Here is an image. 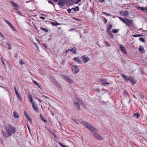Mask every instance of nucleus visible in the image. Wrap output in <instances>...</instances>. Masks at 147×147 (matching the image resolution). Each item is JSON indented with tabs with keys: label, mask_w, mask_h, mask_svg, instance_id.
<instances>
[{
	"label": "nucleus",
	"mask_w": 147,
	"mask_h": 147,
	"mask_svg": "<svg viewBox=\"0 0 147 147\" xmlns=\"http://www.w3.org/2000/svg\"><path fill=\"white\" fill-rule=\"evenodd\" d=\"M6 132L2 131L3 136L6 137L11 136L13 134H15L17 129L15 127L10 124L7 125L5 127Z\"/></svg>",
	"instance_id": "nucleus-1"
},
{
	"label": "nucleus",
	"mask_w": 147,
	"mask_h": 147,
	"mask_svg": "<svg viewBox=\"0 0 147 147\" xmlns=\"http://www.w3.org/2000/svg\"><path fill=\"white\" fill-rule=\"evenodd\" d=\"M74 121L78 124L81 123L85 126L89 130L92 132H94L96 131V129L91 125L84 121H80V120H74Z\"/></svg>",
	"instance_id": "nucleus-2"
},
{
	"label": "nucleus",
	"mask_w": 147,
	"mask_h": 147,
	"mask_svg": "<svg viewBox=\"0 0 147 147\" xmlns=\"http://www.w3.org/2000/svg\"><path fill=\"white\" fill-rule=\"evenodd\" d=\"M62 77L65 79L66 81L70 83H72L73 82L72 79L70 78V77L67 75H62Z\"/></svg>",
	"instance_id": "nucleus-3"
},
{
	"label": "nucleus",
	"mask_w": 147,
	"mask_h": 147,
	"mask_svg": "<svg viewBox=\"0 0 147 147\" xmlns=\"http://www.w3.org/2000/svg\"><path fill=\"white\" fill-rule=\"evenodd\" d=\"M94 137L96 139L100 140L103 139V138L99 134L96 133H94L93 134Z\"/></svg>",
	"instance_id": "nucleus-4"
},
{
	"label": "nucleus",
	"mask_w": 147,
	"mask_h": 147,
	"mask_svg": "<svg viewBox=\"0 0 147 147\" xmlns=\"http://www.w3.org/2000/svg\"><path fill=\"white\" fill-rule=\"evenodd\" d=\"M125 20L127 21L126 22V23H125L126 25L129 27L131 26L132 25L133 22L132 20H130L128 19L125 18Z\"/></svg>",
	"instance_id": "nucleus-5"
},
{
	"label": "nucleus",
	"mask_w": 147,
	"mask_h": 147,
	"mask_svg": "<svg viewBox=\"0 0 147 147\" xmlns=\"http://www.w3.org/2000/svg\"><path fill=\"white\" fill-rule=\"evenodd\" d=\"M72 71L76 74L78 73L79 71V69L77 66L76 65H73L72 67Z\"/></svg>",
	"instance_id": "nucleus-6"
},
{
	"label": "nucleus",
	"mask_w": 147,
	"mask_h": 147,
	"mask_svg": "<svg viewBox=\"0 0 147 147\" xmlns=\"http://www.w3.org/2000/svg\"><path fill=\"white\" fill-rule=\"evenodd\" d=\"M86 55H84L81 57V59L84 63H87L90 59L88 57H86Z\"/></svg>",
	"instance_id": "nucleus-7"
},
{
	"label": "nucleus",
	"mask_w": 147,
	"mask_h": 147,
	"mask_svg": "<svg viewBox=\"0 0 147 147\" xmlns=\"http://www.w3.org/2000/svg\"><path fill=\"white\" fill-rule=\"evenodd\" d=\"M66 1V0H59L58 1V5L61 7L63 6L65 4Z\"/></svg>",
	"instance_id": "nucleus-8"
},
{
	"label": "nucleus",
	"mask_w": 147,
	"mask_h": 147,
	"mask_svg": "<svg viewBox=\"0 0 147 147\" xmlns=\"http://www.w3.org/2000/svg\"><path fill=\"white\" fill-rule=\"evenodd\" d=\"M78 100L79 102L82 105L84 108H86V104L85 102H84L82 100L80 99H78Z\"/></svg>",
	"instance_id": "nucleus-9"
},
{
	"label": "nucleus",
	"mask_w": 147,
	"mask_h": 147,
	"mask_svg": "<svg viewBox=\"0 0 147 147\" xmlns=\"http://www.w3.org/2000/svg\"><path fill=\"white\" fill-rule=\"evenodd\" d=\"M73 59L75 61L77 62L78 63L80 64L82 63L81 60L78 57H74L73 58Z\"/></svg>",
	"instance_id": "nucleus-10"
},
{
	"label": "nucleus",
	"mask_w": 147,
	"mask_h": 147,
	"mask_svg": "<svg viewBox=\"0 0 147 147\" xmlns=\"http://www.w3.org/2000/svg\"><path fill=\"white\" fill-rule=\"evenodd\" d=\"M32 107L36 112L38 111V108L37 106L36 103L34 102L32 104Z\"/></svg>",
	"instance_id": "nucleus-11"
},
{
	"label": "nucleus",
	"mask_w": 147,
	"mask_h": 147,
	"mask_svg": "<svg viewBox=\"0 0 147 147\" xmlns=\"http://www.w3.org/2000/svg\"><path fill=\"white\" fill-rule=\"evenodd\" d=\"M120 49L123 52L126 54V53L125 52V49L124 47L122 46L121 45H120Z\"/></svg>",
	"instance_id": "nucleus-12"
},
{
	"label": "nucleus",
	"mask_w": 147,
	"mask_h": 147,
	"mask_svg": "<svg viewBox=\"0 0 147 147\" xmlns=\"http://www.w3.org/2000/svg\"><path fill=\"white\" fill-rule=\"evenodd\" d=\"M74 104L75 105V107L78 110H80V106L78 101L75 102L74 103Z\"/></svg>",
	"instance_id": "nucleus-13"
},
{
	"label": "nucleus",
	"mask_w": 147,
	"mask_h": 147,
	"mask_svg": "<svg viewBox=\"0 0 147 147\" xmlns=\"http://www.w3.org/2000/svg\"><path fill=\"white\" fill-rule=\"evenodd\" d=\"M101 81L102 82V84L104 86H105L106 84L109 85L110 84V83H107L106 82L107 80H104L103 79H101Z\"/></svg>",
	"instance_id": "nucleus-14"
},
{
	"label": "nucleus",
	"mask_w": 147,
	"mask_h": 147,
	"mask_svg": "<svg viewBox=\"0 0 147 147\" xmlns=\"http://www.w3.org/2000/svg\"><path fill=\"white\" fill-rule=\"evenodd\" d=\"M74 2L70 0H67L66 3V5L67 6H70L72 5V3H74Z\"/></svg>",
	"instance_id": "nucleus-15"
},
{
	"label": "nucleus",
	"mask_w": 147,
	"mask_h": 147,
	"mask_svg": "<svg viewBox=\"0 0 147 147\" xmlns=\"http://www.w3.org/2000/svg\"><path fill=\"white\" fill-rule=\"evenodd\" d=\"M129 81H130V82L132 83V85H134L135 83V82L133 81V79L129 77L127 78V82H128Z\"/></svg>",
	"instance_id": "nucleus-16"
},
{
	"label": "nucleus",
	"mask_w": 147,
	"mask_h": 147,
	"mask_svg": "<svg viewBox=\"0 0 147 147\" xmlns=\"http://www.w3.org/2000/svg\"><path fill=\"white\" fill-rule=\"evenodd\" d=\"M140 116V113L138 112H137L136 114H134L133 115V117H135L136 119H138Z\"/></svg>",
	"instance_id": "nucleus-17"
},
{
	"label": "nucleus",
	"mask_w": 147,
	"mask_h": 147,
	"mask_svg": "<svg viewBox=\"0 0 147 147\" xmlns=\"http://www.w3.org/2000/svg\"><path fill=\"white\" fill-rule=\"evenodd\" d=\"M70 51L72 52L74 54H75L76 53V49L75 47H73L71 49H70Z\"/></svg>",
	"instance_id": "nucleus-18"
},
{
	"label": "nucleus",
	"mask_w": 147,
	"mask_h": 147,
	"mask_svg": "<svg viewBox=\"0 0 147 147\" xmlns=\"http://www.w3.org/2000/svg\"><path fill=\"white\" fill-rule=\"evenodd\" d=\"M24 115L26 117V118H27V119H30V116L29 115L27 114L26 111H24Z\"/></svg>",
	"instance_id": "nucleus-19"
},
{
	"label": "nucleus",
	"mask_w": 147,
	"mask_h": 147,
	"mask_svg": "<svg viewBox=\"0 0 147 147\" xmlns=\"http://www.w3.org/2000/svg\"><path fill=\"white\" fill-rule=\"evenodd\" d=\"M112 26V25L111 24H109V25L108 27L107 28V32H109L110 31V30L111 29Z\"/></svg>",
	"instance_id": "nucleus-20"
},
{
	"label": "nucleus",
	"mask_w": 147,
	"mask_h": 147,
	"mask_svg": "<svg viewBox=\"0 0 147 147\" xmlns=\"http://www.w3.org/2000/svg\"><path fill=\"white\" fill-rule=\"evenodd\" d=\"M121 13H123L124 16H128L129 14V13L128 11H126L124 12H121Z\"/></svg>",
	"instance_id": "nucleus-21"
},
{
	"label": "nucleus",
	"mask_w": 147,
	"mask_h": 147,
	"mask_svg": "<svg viewBox=\"0 0 147 147\" xmlns=\"http://www.w3.org/2000/svg\"><path fill=\"white\" fill-rule=\"evenodd\" d=\"M14 116L15 118H17L19 117V115L17 112H14Z\"/></svg>",
	"instance_id": "nucleus-22"
},
{
	"label": "nucleus",
	"mask_w": 147,
	"mask_h": 147,
	"mask_svg": "<svg viewBox=\"0 0 147 147\" xmlns=\"http://www.w3.org/2000/svg\"><path fill=\"white\" fill-rule=\"evenodd\" d=\"M121 77L126 82H127L128 78H127V76H125V75L123 74H122L121 75Z\"/></svg>",
	"instance_id": "nucleus-23"
},
{
	"label": "nucleus",
	"mask_w": 147,
	"mask_h": 147,
	"mask_svg": "<svg viewBox=\"0 0 147 147\" xmlns=\"http://www.w3.org/2000/svg\"><path fill=\"white\" fill-rule=\"evenodd\" d=\"M74 11H79V9L78 7L76 6L75 8L73 7L72 8Z\"/></svg>",
	"instance_id": "nucleus-24"
},
{
	"label": "nucleus",
	"mask_w": 147,
	"mask_h": 147,
	"mask_svg": "<svg viewBox=\"0 0 147 147\" xmlns=\"http://www.w3.org/2000/svg\"><path fill=\"white\" fill-rule=\"evenodd\" d=\"M51 24L55 26H57L60 24L59 23L56 22H52Z\"/></svg>",
	"instance_id": "nucleus-25"
},
{
	"label": "nucleus",
	"mask_w": 147,
	"mask_h": 147,
	"mask_svg": "<svg viewBox=\"0 0 147 147\" xmlns=\"http://www.w3.org/2000/svg\"><path fill=\"white\" fill-rule=\"evenodd\" d=\"M144 49L142 47H140L139 48V50L140 52H141L142 53H144Z\"/></svg>",
	"instance_id": "nucleus-26"
},
{
	"label": "nucleus",
	"mask_w": 147,
	"mask_h": 147,
	"mask_svg": "<svg viewBox=\"0 0 147 147\" xmlns=\"http://www.w3.org/2000/svg\"><path fill=\"white\" fill-rule=\"evenodd\" d=\"M119 29H113L112 30L111 32L114 33H117L118 32Z\"/></svg>",
	"instance_id": "nucleus-27"
},
{
	"label": "nucleus",
	"mask_w": 147,
	"mask_h": 147,
	"mask_svg": "<svg viewBox=\"0 0 147 147\" xmlns=\"http://www.w3.org/2000/svg\"><path fill=\"white\" fill-rule=\"evenodd\" d=\"M7 45L8 46V47H9V50H11V49L12 47V46L11 45V44L9 42H7Z\"/></svg>",
	"instance_id": "nucleus-28"
},
{
	"label": "nucleus",
	"mask_w": 147,
	"mask_h": 147,
	"mask_svg": "<svg viewBox=\"0 0 147 147\" xmlns=\"http://www.w3.org/2000/svg\"><path fill=\"white\" fill-rule=\"evenodd\" d=\"M28 96L29 98L30 99V102L31 103H32L33 101V99L32 98V97L31 96V95L30 94H28Z\"/></svg>",
	"instance_id": "nucleus-29"
},
{
	"label": "nucleus",
	"mask_w": 147,
	"mask_h": 147,
	"mask_svg": "<svg viewBox=\"0 0 147 147\" xmlns=\"http://www.w3.org/2000/svg\"><path fill=\"white\" fill-rule=\"evenodd\" d=\"M11 4L13 5V6L15 7H18L17 5L13 1H11Z\"/></svg>",
	"instance_id": "nucleus-30"
},
{
	"label": "nucleus",
	"mask_w": 147,
	"mask_h": 147,
	"mask_svg": "<svg viewBox=\"0 0 147 147\" xmlns=\"http://www.w3.org/2000/svg\"><path fill=\"white\" fill-rule=\"evenodd\" d=\"M119 18L120 20L122 21L123 23H126V21H125L124 19L120 17H119Z\"/></svg>",
	"instance_id": "nucleus-31"
},
{
	"label": "nucleus",
	"mask_w": 147,
	"mask_h": 147,
	"mask_svg": "<svg viewBox=\"0 0 147 147\" xmlns=\"http://www.w3.org/2000/svg\"><path fill=\"white\" fill-rule=\"evenodd\" d=\"M40 28L41 30H43L46 32H48V30L46 28H43L41 27H40Z\"/></svg>",
	"instance_id": "nucleus-32"
},
{
	"label": "nucleus",
	"mask_w": 147,
	"mask_h": 147,
	"mask_svg": "<svg viewBox=\"0 0 147 147\" xmlns=\"http://www.w3.org/2000/svg\"><path fill=\"white\" fill-rule=\"evenodd\" d=\"M137 8L138 9L140 10H141L142 11H144L145 7H138Z\"/></svg>",
	"instance_id": "nucleus-33"
},
{
	"label": "nucleus",
	"mask_w": 147,
	"mask_h": 147,
	"mask_svg": "<svg viewBox=\"0 0 147 147\" xmlns=\"http://www.w3.org/2000/svg\"><path fill=\"white\" fill-rule=\"evenodd\" d=\"M132 36L133 37H137L142 36V35L141 34H135V35H133Z\"/></svg>",
	"instance_id": "nucleus-34"
},
{
	"label": "nucleus",
	"mask_w": 147,
	"mask_h": 147,
	"mask_svg": "<svg viewBox=\"0 0 147 147\" xmlns=\"http://www.w3.org/2000/svg\"><path fill=\"white\" fill-rule=\"evenodd\" d=\"M108 34H109V36L112 38H113V34H112V33H111L110 32V31L109 32H108Z\"/></svg>",
	"instance_id": "nucleus-35"
},
{
	"label": "nucleus",
	"mask_w": 147,
	"mask_h": 147,
	"mask_svg": "<svg viewBox=\"0 0 147 147\" xmlns=\"http://www.w3.org/2000/svg\"><path fill=\"white\" fill-rule=\"evenodd\" d=\"M105 45L106 46H107V47H110V45L109 43L107 41H105Z\"/></svg>",
	"instance_id": "nucleus-36"
},
{
	"label": "nucleus",
	"mask_w": 147,
	"mask_h": 147,
	"mask_svg": "<svg viewBox=\"0 0 147 147\" xmlns=\"http://www.w3.org/2000/svg\"><path fill=\"white\" fill-rule=\"evenodd\" d=\"M102 13L104 15H106V16H110L111 15V14L106 13V12H103Z\"/></svg>",
	"instance_id": "nucleus-37"
},
{
	"label": "nucleus",
	"mask_w": 147,
	"mask_h": 147,
	"mask_svg": "<svg viewBox=\"0 0 147 147\" xmlns=\"http://www.w3.org/2000/svg\"><path fill=\"white\" fill-rule=\"evenodd\" d=\"M5 21L7 24L9 25L10 27L12 25L8 21H7L6 20H5Z\"/></svg>",
	"instance_id": "nucleus-38"
},
{
	"label": "nucleus",
	"mask_w": 147,
	"mask_h": 147,
	"mask_svg": "<svg viewBox=\"0 0 147 147\" xmlns=\"http://www.w3.org/2000/svg\"><path fill=\"white\" fill-rule=\"evenodd\" d=\"M123 93H124V94L125 95H126V96H127L128 95L127 92V91H126V90H124L123 91Z\"/></svg>",
	"instance_id": "nucleus-39"
},
{
	"label": "nucleus",
	"mask_w": 147,
	"mask_h": 147,
	"mask_svg": "<svg viewBox=\"0 0 147 147\" xmlns=\"http://www.w3.org/2000/svg\"><path fill=\"white\" fill-rule=\"evenodd\" d=\"M139 40L142 42H144V40L143 38H140L139 39Z\"/></svg>",
	"instance_id": "nucleus-40"
},
{
	"label": "nucleus",
	"mask_w": 147,
	"mask_h": 147,
	"mask_svg": "<svg viewBox=\"0 0 147 147\" xmlns=\"http://www.w3.org/2000/svg\"><path fill=\"white\" fill-rule=\"evenodd\" d=\"M102 18L104 19V22L105 24H106L107 22V19H105V18L103 17H102Z\"/></svg>",
	"instance_id": "nucleus-41"
},
{
	"label": "nucleus",
	"mask_w": 147,
	"mask_h": 147,
	"mask_svg": "<svg viewBox=\"0 0 147 147\" xmlns=\"http://www.w3.org/2000/svg\"><path fill=\"white\" fill-rule=\"evenodd\" d=\"M33 82L34 83L37 85H38V83L36 81L33 80Z\"/></svg>",
	"instance_id": "nucleus-42"
},
{
	"label": "nucleus",
	"mask_w": 147,
	"mask_h": 147,
	"mask_svg": "<svg viewBox=\"0 0 147 147\" xmlns=\"http://www.w3.org/2000/svg\"><path fill=\"white\" fill-rule=\"evenodd\" d=\"M73 19H74V20H78V21H80L81 20V19H78V18H73Z\"/></svg>",
	"instance_id": "nucleus-43"
},
{
	"label": "nucleus",
	"mask_w": 147,
	"mask_h": 147,
	"mask_svg": "<svg viewBox=\"0 0 147 147\" xmlns=\"http://www.w3.org/2000/svg\"><path fill=\"white\" fill-rule=\"evenodd\" d=\"M80 1L81 0H77L75 1L74 3L77 4H78Z\"/></svg>",
	"instance_id": "nucleus-44"
},
{
	"label": "nucleus",
	"mask_w": 147,
	"mask_h": 147,
	"mask_svg": "<svg viewBox=\"0 0 147 147\" xmlns=\"http://www.w3.org/2000/svg\"><path fill=\"white\" fill-rule=\"evenodd\" d=\"M17 96L18 98V99L20 100H22V98H21V97L20 96V94H19V95H18Z\"/></svg>",
	"instance_id": "nucleus-45"
},
{
	"label": "nucleus",
	"mask_w": 147,
	"mask_h": 147,
	"mask_svg": "<svg viewBox=\"0 0 147 147\" xmlns=\"http://www.w3.org/2000/svg\"><path fill=\"white\" fill-rule=\"evenodd\" d=\"M72 9H70V8L68 9L67 10V12H68V13H70L71 12V11L72 10Z\"/></svg>",
	"instance_id": "nucleus-46"
},
{
	"label": "nucleus",
	"mask_w": 147,
	"mask_h": 147,
	"mask_svg": "<svg viewBox=\"0 0 147 147\" xmlns=\"http://www.w3.org/2000/svg\"><path fill=\"white\" fill-rule=\"evenodd\" d=\"M70 51V49H67L65 50V53H66V54L69 52V51Z\"/></svg>",
	"instance_id": "nucleus-47"
},
{
	"label": "nucleus",
	"mask_w": 147,
	"mask_h": 147,
	"mask_svg": "<svg viewBox=\"0 0 147 147\" xmlns=\"http://www.w3.org/2000/svg\"><path fill=\"white\" fill-rule=\"evenodd\" d=\"M48 2L49 3H51V4H52V5H53V6H54V5L53 4V3H52V1H51L49 0L48 1Z\"/></svg>",
	"instance_id": "nucleus-48"
},
{
	"label": "nucleus",
	"mask_w": 147,
	"mask_h": 147,
	"mask_svg": "<svg viewBox=\"0 0 147 147\" xmlns=\"http://www.w3.org/2000/svg\"><path fill=\"white\" fill-rule=\"evenodd\" d=\"M75 29L74 28H71L70 29H69L68 30V31H74Z\"/></svg>",
	"instance_id": "nucleus-49"
},
{
	"label": "nucleus",
	"mask_w": 147,
	"mask_h": 147,
	"mask_svg": "<svg viewBox=\"0 0 147 147\" xmlns=\"http://www.w3.org/2000/svg\"><path fill=\"white\" fill-rule=\"evenodd\" d=\"M10 27L11 28V29L12 30H13L14 31L16 30L15 28L12 25Z\"/></svg>",
	"instance_id": "nucleus-50"
},
{
	"label": "nucleus",
	"mask_w": 147,
	"mask_h": 147,
	"mask_svg": "<svg viewBox=\"0 0 147 147\" xmlns=\"http://www.w3.org/2000/svg\"><path fill=\"white\" fill-rule=\"evenodd\" d=\"M54 84L56 86H58L59 85V84L58 83H57L56 82H55L54 83Z\"/></svg>",
	"instance_id": "nucleus-51"
},
{
	"label": "nucleus",
	"mask_w": 147,
	"mask_h": 147,
	"mask_svg": "<svg viewBox=\"0 0 147 147\" xmlns=\"http://www.w3.org/2000/svg\"><path fill=\"white\" fill-rule=\"evenodd\" d=\"M24 64V61H22V60H21L20 63V65H22V64Z\"/></svg>",
	"instance_id": "nucleus-52"
},
{
	"label": "nucleus",
	"mask_w": 147,
	"mask_h": 147,
	"mask_svg": "<svg viewBox=\"0 0 147 147\" xmlns=\"http://www.w3.org/2000/svg\"><path fill=\"white\" fill-rule=\"evenodd\" d=\"M0 35L1 36V37H2V38L4 37V36L0 32Z\"/></svg>",
	"instance_id": "nucleus-53"
},
{
	"label": "nucleus",
	"mask_w": 147,
	"mask_h": 147,
	"mask_svg": "<svg viewBox=\"0 0 147 147\" xmlns=\"http://www.w3.org/2000/svg\"><path fill=\"white\" fill-rule=\"evenodd\" d=\"M43 117V116H42V115L41 114L40 115V117H41V119H42V120H43V119H45Z\"/></svg>",
	"instance_id": "nucleus-54"
},
{
	"label": "nucleus",
	"mask_w": 147,
	"mask_h": 147,
	"mask_svg": "<svg viewBox=\"0 0 147 147\" xmlns=\"http://www.w3.org/2000/svg\"><path fill=\"white\" fill-rule=\"evenodd\" d=\"M104 0H99V1L101 3H102L104 2Z\"/></svg>",
	"instance_id": "nucleus-55"
},
{
	"label": "nucleus",
	"mask_w": 147,
	"mask_h": 147,
	"mask_svg": "<svg viewBox=\"0 0 147 147\" xmlns=\"http://www.w3.org/2000/svg\"><path fill=\"white\" fill-rule=\"evenodd\" d=\"M58 143L61 146H62L63 144H62V143L59 142Z\"/></svg>",
	"instance_id": "nucleus-56"
},
{
	"label": "nucleus",
	"mask_w": 147,
	"mask_h": 147,
	"mask_svg": "<svg viewBox=\"0 0 147 147\" xmlns=\"http://www.w3.org/2000/svg\"><path fill=\"white\" fill-rule=\"evenodd\" d=\"M15 92H16V94L17 96L19 95V93H18L17 91H15Z\"/></svg>",
	"instance_id": "nucleus-57"
},
{
	"label": "nucleus",
	"mask_w": 147,
	"mask_h": 147,
	"mask_svg": "<svg viewBox=\"0 0 147 147\" xmlns=\"http://www.w3.org/2000/svg\"><path fill=\"white\" fill-rule=\"evenodd\" d=\"M38 86V87L39 88H42V87H41V85H40V84H38V85H37Z\"/></svg>",
	"instance_id": "nucleus-58"
},
{
	"label": "nucleus",
	"mask_w": 147,
	"mask_h": 147,
	"mask_svg": "<svg viewBox=\"0 0 147 147\" xmlns=\"http://www.w3.org/2000/svg\"><path fill=\"white\" fill-rule=\"evenodd\" d=\"M43 46L44 47H45V48H47V46L46 45L44 44V45H43Z\"/></svg>",
	"instance_id": "nucleus-59"
},
{
	"label": "nucleus",
	"mask_w": 147,
	"mask_h": 147,
	"mask_svg": "<svg viewBox=\"0 0 147 147\" xmlns=\"http://www.w3.org/2000/svg\"><path fill=\"white\" fill-rule=\"evenodd\" d=\"M28 123H32V120H28Z\"/></svg>",
	"instance_id": "nucleus-60"
},
{
	"label": "nucleus",
	"mask_w": 147,
	"mask_h": 147,
	"mask_svg": "<svg viewBox=\"0 0 147 147\" xmlns=\"http://www.w3.org/2000/svg\"><path fill=\"white\" fill-rule=\"evenodd\" d=\"M43 96L45 97V98H47V99H49V98L48 97H47V96H45V95H43Z\"/></svg>",
	"instance_id": "nucleus-61"
},
{
	"label": "nucleus",
	"mask_w": 147,
	"mask_h": 147,
	"mask_svg": "<svg viewBox=\"0 0 147 147\" xmlns=\"http://www.w3.org/2000/svg\"><path fill=\"white\" fill-rule=\"evenodd\" d=\"M146 11V12L147 13V7H145L144 8V11Z\"/></svg>",
	"instance_id": "nucleus-62"
},
{
	"label": "nucleus",
	"mask_w": 147,
	"mask_h": 147,
	"mask_svg": "<svg viewBox=\"0 0 147 147\" xmlns=\"http://www.w3.org/2000/svg\"><path fill=\"white\" fill-rule=\"evenodd\" d=\"M1 60H2V63H3V64L4 65H5V63L4 61H3V60L1 59Z\"/></svg>",
	"instance_id": "nucleus-63"
},
{
	"label": "nucleus",
	"mask_w": 147,
	"mask_h": 147,
	"mask_svg": "<svg viewBox=\"0 0 147 147\" xmlns=\"http://www.w3.org/2000/svg\"><path fill=\"white\" fill-rule=\"evenodd\" d=\"M40 18L41 19H42L43 20H45V18L44 17H40Z\"/></svg>",
	"instance_id": "nucleus-64"
}]
</instances>
